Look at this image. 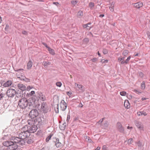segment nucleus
Wrapping results in <instances>:
<instances>
[{
	"label": "nucleus",
	"instance_id": "38",
	"mask_svg": "<svg viewBox=\"0 0 150 150\" xmlns=\"http://www.w3.org/2000/svg\"><path fill=\"white\" fill-rule=\"evenodd\" d=\"M56 84L57 86L60 87L62 85V83L60 82H57L56 83Z\"/></svg>",
	"mask_w": 150,
	"mask_h": 150
},
{
	"label": "nucleus",
	"instance_id": "64",
	"mask_svg": "<svg viewBox=\"0 0 150 150\" xmlns=\"http://www.w3.org/2000/svg\"><path fill=\"white\" fill-rule=\"evenodd\" d=\"M147 33V35L148 36L149 38H150V33Z\"/></svg>",
	"mask_w": 150,
	"mask_h": 150
},
{
	"label": "nucleus",
	"instance_id": "62",
	"mask_svg": "<svg viewBox=\"0 0 150 150\" xmlns=\"http://www.w3.org/2000/svg\"><path fill=\"white\" fill-rule=\"evenodd\" d=\"M104 16V15L103 14H100L99 15V17H100L101 18L103 17Z\"/></svg>",
	"mask_w": 150,
	"mask_h": 150
},
{
	"label": "nucleus",
	"instance_id": "5",
	"mask_svg": "<svg viewBox=\"0 0 150 150\" xmlns=\"http://www.w3.org/2000/svg\"><path fill=\"white\" fill-rule=\"evenodd\" d=\"M7 95L9 97H13L16 93V91L12 88L8 89L6 92Z\"/></svg>",
	"mask_w": 150,
	"mask_h": 150
},
{
	"label": "nucleus",
	"instance_id": "26",
	"mask_svg": "<svg viewBox=\"0 0 150 150\" xmlns=\"http://www.w3.org/2000/svg\"><path fill=\"white\" fill-rule=\"evenodd\" d=\"M89 6L91 10L93 9L94 6V4L93 2H90L89 4Z\"/></svg>",
	"mask_w": 150,
	"mask_h": 150
},
{
	"label": "nucleus",
	"instance_id": "46",
	"mask_svg": "<svg viewBox=\"0 0 150 150\" xmlns=\"http://www.w3.org/2000/svg\"><path fill=\"white\" fill-rule=\"evenodd\" d=\"M4 94L0 93V100L4 97Z\"/></svg>",
	"mask_w": 150,
	"mask_h": 150
},
{
	"label": "nucleus",
	"instance_id": "8",
	"mask_svg": "<svg viewBox=\"0 0 150 150\" xmlns=\"http://www.w3.org/2000/svg\"><path fill=\"white\" fill-rule=\"evenodd\" d=\"M29 133H34L36 131L37 129V127L36 125L34 124L33 125H29Z\"/></svg>",
	"mask_w": 150,
	"mask_h": 150
},
{
	"label": "nucleus",
	"instance_id": "10",
	"mask_svg": "<svg viewBox=\"0 0 150 150\" xmlns=\"http://www.w3.org/2000/svg\"><path fill=\"white\" fill-rule=\"evenodd\" d=\"M117 127L118 131L121 133H124V128L120 122H118L117 124Z\"/></svg>",
	"mask_w": 150,
	"mask_h": 150
},
{
	"label": "nucleus",
	"instance_id": "42",
	"mask_svg": "<svg viewBox=\"0 0 150 150\" xmlns=\"http://www.w3.org/2000/svg\"><path fill=\"white\" fill-rule=\"evenodd\" d=\"M114 6L113 5L112 6V5H111V6H110L109 7V9L112 12L114 11Z\"/></svg>",
	"mask_w": 150,
	"mask_h": 150
},
{
	"label": "nucleus",
	"instance_id": "57",
	"mask_svg": "<svg viewBox=\"0 0 150 150\" xmlns=\"http://www.w3.org/2000/svg\"><path fill=\"white\" fill-rule=\"evenodd\" d=\"M59 142V139L57 138L56 139V141H55V144H57V143Z\"/></svg>",
	"mask_w": 150,
	"mask_h": 150
},
{
	"label": "nucleus",
	"instance_id": "41",
	"mask_svg": "<svg viewBox=\"0 0 150 150\" xmlns=\"http://www.w3.org/2000/svg\"><path fill=\"white\" fill-rule=\"evenodd\" d=\"M125 58V57H119L118 58V61L120 62L121 61H123Z\"/></svg>",
	"mask_w": 150,
	"mask_h": 150
},
{
	"label": "nucleus",
	"instance_id": "18",
	"mask_svg": "<svg viewBox=\"0 0 150 150\" xmlns=\"http://www.w3.org/2000/svg\"><path fill=\"white\" fill-rule=\"evenodd\" d=\"M12 83V81L8 80L3 84L2 86L5 87H8L11 85Z\"/></svg>",
	"mask_w": 150,
	"mask_h": 150
},
{
	"label": "nucleus",
	"instance_id": "17",
	"mask_svg": "<svg viewBox=\"0 0 150 150\" xmlns=\"http://www.w3.org/2000/svg\"><path fill=\"white\" fill-rule=\"evenodd\" d=\"M35 93V92L33 91H32L29 93H27V92L26 91L25 97L26 98L30 97L34 94Z\"/></svg>",
	"mask_w": 150,
	"mask_h": 150
},
{
	"label": "nucleus",
	"instance_id": "51",
	"mask_svg": "<svg viewBox=\"0 0 150 150\" xmlns=\"http://www.w3.org/2000/svg\"><path fill=\"white\" fill-rule=\"evenodd\" d=\"M107 147L106 145H103L102 147L103 150H107Z\"/></svg>",
	"mask_w": 150,
	"mask_h": 150
},
{
	"label": "nucleus",
	"instance_id": "12",
	"mask_svg": "<svg viewBox=\"0 0 150 150\" xmlns=\"http://www.w3.org/2000/svg\"><path fill=\"white\" fill-rule=\"evenodd\" d=\"M18 86L20 89L19 90H21L22 91L26 92V87L24 85L21 83H19L18 85Z\"/></svg>",
	"mask_w": 150,
	"mask_h": 150
},
{
	"label": "nucleus",
	"instance_id": "55",
	"mask_svg": "<svg viewBox=\"0 0 150 150\" xmlns=\"http://www.w3.org/2000/svg\"><path fill=\"white\" fill-rule=\"evenodd\" d=\"M137 115L138 116H140L142 115V112L141 111L140 112H137Z\"/></svg>",
	"mask_w": 150,
	"mask_h": 150
},
{
	"label": "nucleus",
	"instance_id": "14",
	"mask_svg": "<svg viewBox=\"0 0 150 150\" xmlns=\"http://www.w3.org/2000/svg\"><path fill=\"white\" fill-rule=\"evenodd\" d=\"M75 86L76 87V89L78 91H82L84 90L83 86L80 84L75 83Z\"/></svg>",
	"mask_w": 150,
	"mask_h": 150
},
{
	"label": "nucleus",
	"instance_id": "7",
	"mask_svg": "<svg viewBox=\"0 0 150 150\" xmlns=\"http://www.w3.org/2000/svg\"><path fill=\"white\" fill-rule=\"evenodd\" d=\"M59 105L60 110H61L62 111H64L67 107L66 103L63 100H62L61 101V102L60 103Z\"/></svg>",
	"mask_w": 150,
	"mask_h": 150
},
{
	"label": "nucleus",
	"instance_id": "9",
	"mask_svg": "<svg viewBox=\"0 0 150 150\" xmlns=\"http://www.w3.org/2000/svg\"><path fill=\"white\" fill-rule=\"evenodd\" d=\"M26 92H23L21 90H18L16 94V97L18 98L25 97Z\"/></svg>",
	"mask_w": 150,
	"mask_h": 150
},
{
	"label": "nucleus",
	"instance_id": "36",
	"mask_svg": "<svg viewBox=\"0 0 150 150\" xmlns=\"http://www.w3.org/2000/svg\"><path fill=\"white\" fill-rule=\"evenodd\" d=\"M103 52L104 54H105L108 53V50L106 49H104L103 50Z\"/></svg>",
	"mask_w": 150,
	"mask_h": 150
},
{
	"label": "nucleus",
	"instance_id": "27",
	"mask_svg": "<svg viewBox=\"0 0 150 150\" xmlns=\"http://www.w3.org/2000/svg\"><path fill=\"white\" fill-rule=\"evenodd\" d=\"M43 64L45 67H47L48 65L51 64V62L49 61H44Z\"/></svg>",
	"mask_w": 150,
	"mask_h": 150
},
{
	"label": "nucleus",
	"instance_id": "16",
	"mask_svg": "<svg viewBox=\"0 0 150 150\" xmlns=\"http://www.w3.org/2000/svg\"><path fill=\"white\" fill-rule=\"evenodd\" d=\"M26 139V140H27V142L28 144H31L33 143L34 141V139L32 136L28 137Z\"/></svg>",
	"mask_w": 150,
	"mask_h": 150
},
{
	"label": "nucleus",
	"instance_id": "29",
	"mask_svg": "<svg viewBox=\"0 0 150 150\" xmlns=\"http://www.w3.org/2000/svg\"><path fill=\"white\" fill-rule=\"evenodd\" d=\"M124 106L126 108L128 109L130 108V104L128 102H125L124 103Z\"/></svg>",
	"mask_w": 150,
	"mask_h": 150
},
{
	"label": "nucleus",
	"instance_id": "37",
	"mask_svg": "<svg viewBox=\"0 0 150 150\" xmlns=\"http://www.w3.org/2000/svg\"><path fill=\"white\" fill-rule=\"evenodd\" d=\"M137 144L138 146L139 147H141L143 146L142 143V142H141L140 141H138Z\"/></svg>",
	"mask_w": 150,
	"mask_h": 150
},
{
	"label": "nucleus",
	"instance_id": "30",
	"mask_svg": "<svg viewBox=\"0 0 150 150\" xmlns=\"http://www.w3.org/2000/svg\"><path fill=\"white\" fill-rule=\"evenodd\" d=\"M145 88V84L144 81L142 82L141 85V88L142 90H144Z\"/></svg>",
	"mask_w": 150,
	"mask_h": 150
},
{
	"label": "nucleus",
	"instance_id": "11",
	"mask_svg": "<svg viewBox=\"0 0 150 150\" xmlns=\"http://www.w3.org/2000/svg\"><path fill=\"white\" fill-rule=\"evenodd\" d=\"M135 124L138 128L141 130H143V126L141 122L138 121H136L135 122Z\"/></svg>",
	"mask_w": 150,
	"mask_h": 150
},
{
	"label": "nucleus",
	"instance_id": "23",
	"mask_svg": "<svg viewBox=\"0 0 150 150\" xmlns=\"http://www.w3.org/2000/svg\"><path fill=\"white\" fill-rule=\"evenodd\" d=\"M66 123L64 122L62 125H60L59 127L60 129L61 130H64L65 129L66 127Z\"/></svg>",
	"mask_w": 150,
	"mask_h": 150
},
{
	"label": "nucleus",
	"instance_id": "35",
	"mask_svg": "<svg viewBox=\"0 0 150 150\" xmlns=\"http://www.w3.org/2000/svg\"><path fill=\"white\" fill-rule=\"evenodd\" d=\"M128 51L127 50H125L123 51L122 54L124 56H126L128 54Z\"/></svg>",
	"mask_w": 150,
	"mask_h": 150
},
{
	"label": "nucleus",
	"instance_id": "58",
	"mask_svg": "<svg viewBox=\"0 0 150 150\" xmlns=\"http://www.w3.org/2000/svg\"><path fill=\"white\" fill-rule=\"evenodd\" d=\"M104 60V59H103L102 60V61ZM108 62V60H107V59H106V60H104V61L103 62V63H107Z\"/></svg>",
	"mask_w": 150,
	"mask_h": 150
},
{
	"label": "nucleus",
	"instance_id": "4",
	"mask_svg": "<svg viewBox=\"0 0 150 150\" xmlns=\"http://www.w3.org/2000/svg\"><path fill=\"white\" fill-rule=\"evenodd\" d=\"M39 113L38 110L35 109L32 110L30 112L29 115L31 118V120L33 121V119L36 118L38 115Z\"/></svg>",
	"mask_w": 150,
	"mask_h": 150
},
{
	"label": "nucleus",
	"instance_id": "28",
	"mask_svg": "<svg viewBox=\"0 0 150 150\" xmlns=\"http://www.w3.org/2000/svg\"><path fill=\"white\" fill-rule=\"evenodd\" d=\"M52 135L53 134H50L48 136L46 137V141L47 142H48L49 141V140L51 139Z\"/></svg>",
	"mask_w": 150,
	"mask_h": 150
},
{
	"label": "nucleus",
	"instance_id": "50",
	"mask_svg": "<svg viewBox=\"0 0 150 150\" xmlns=\"http://www.w3.org/2000/svg\"><path fill=\"white\" fill-rule=\"evenodd\" d=\"M32 87H31V86H27V87L26 88V89L28 91H30V89H32Z\"/></svg>",
	"mask_w": 150,
	"mask_h": 150
},
{
	"label": "nucleus",
	"instance_id": "31",
	"mask_svg": "<svg viewBox=\"0 0 150 150\" xmlns=\"http://www.w3.org/2000/svg\"><path fill=\"white\" fill-rule=\"evenodd\" d=\"M138 74L139 76L141 78H143L144 76V74L142 72H138Z\"/></svg>",
	"mask_w": 150,
	"mask_h": 150
},
{
	"label": "nucleus",
	"instance_id": "13",
	"mask_svg": "<svg viewBox=\"0 0 150 150\" xmlns=\"http://www.w3.org/2000/svg\"><path fill=\"white\" fill-rule=\"evenodd\" d=\"M136 8H139L143 6V3L141 2H139L137 3L132 4Z\"/></svg>",
	"mask_w": 150,
	"mask_h": 150
},
{
	"label": "nucleus",
	"instance_id": "39",
	"mask_svg": "<svg viewBox=\"0 0 150 150\" xmlns=\"http://www.w3.org/2000/svg\"><path fill=\"white\" fill-rule=\"evenodd\" d=\"M89 42V39L88 38H85L83 39V42L86 44H87Z\"/></svg>",
	"mask_w": 150,
	"mask_h": 150
},
{
	"label": "nucleus",
	"instance_id": "34",
	"mask_svg": "<svg viewBox=\"0 0 150 150\" xmlns=\"http://www.w3.org/2000/svg\"><path fill=\"white\" fill-rule=\"evenodd\" d=\"M82 26H83V27L84 28H87L88 30V29L87 28V27H89V26H88L87 24H83L82 25ZM91 27L90 28H89V30H90V29L91 28Z\"/></svg>",
	"mask_w": 150,
	"mask_h": 150
},
{
	"label": "nucleus",
	"instance_id": "32",
	"mask_svg": "<svg viewBox=\"0 0 150 150\" xmlns=\"http://www.w3.org/2000/svg\"><path fill=\"white\" fill-rule=\"evenodd\" d=\"M55 145L57 148L61 147L62 146V145L61 142H59L57 144H55Z\"/></svg>",
	"mask_w": 150,
	"mask_h": 150
},
{
	"label": "nucleus",
	"instance_id": "43",
	"mask_svg": "<svg viewBox=\"0 0 150 150\" xmlns=\"http://www.w3.org/2000/svg\"><path fill=\"white\" fill-rule=\"evenodd\" d=\"M133 142V139L132 138H130L128 139V143L129 144H132Z\"/></svg>",
	"mask_w": 150,
	"mask_h": 150
},
{
	"label": "nucleus",
	"instance_id": "40",
	"mask_svg": "<svg viewBox=\"0 0 150 150\" xmlns=\"http://www.w3.org/2000/svg\"><path fill=\"white\" fill-rule=\"evenodd\" d=\"M120 95L122 96H126V92L125 91H121L120 93Z\"/></svg>",
	"mask_w": 150,
	"mask_h": 150
},
{
	"label": "nucleus",
	"instance_id": "49",
	"mask_svg": "<svg viewBox=\"0 0 150 150\" xmlns=\"http://www.w3.org/2000/svg\"><path fill=\"white\" fill-rule=\"evenodd\" d=\"M91 60L93 62H94L97 61L98 60V59L96 58H93L92 59H91Z\"/></svg>",
	"mask_w": 150,
	"mask_h": 150
},
{
	"label": "nucleus",
	"instance_id": "44",
	"mask_svg": "<svg viewBox=\"0 0 150 150\" xmlns=\"http://www.w3.org/2000/svg\"><path fill=\"white\" fill-rule=\"evenodd\" d=\"M14 70L16 71H22L23 70V69H14Z\"/></svg>",
	"mask_w": 150,
	"mask_h": 150
},
{
	"label": "nucleus",
	"instance_id": "33",
	"mask_svg": "<svg viewBox=\"0 0 150 150\" xmlns=\"http://www.w3.org/2000/svg\"><path fill=\"white\" fill-rule=\"evenodd\" d=\"M78 2V1L76 0H72L71 1V3L74 6H75Z\"/></svg>",
	"mask_w": 150,
	"mask_h": 150
},
{
	"label": "nucleus",
	"instance_id": "1",
	"mask_svg": "<svg viewBox=\"0 0 150 150\" xmlns=\"http://www.w3.org/2000/svg\"><path fill=\"white\" fill-rule=\"evenodd\" d=\"M18 105L20 108L25 109L29 105L31 106H33L32 102H29L28 100L25 98L20 99L18 102Z\"/></svg>",
	"mask_w": 150,
	"mask_h": 150
},
{
	"label": "nucleus",
	"instance_id": "61",
	"mask_svg": "<svg viewBox=\"0 0 150 150\" xmlns=\"http://www.w3.org/2000/svg\"><path fill=\"white\" fill-rule=\"evenodd\" d=\"M53 4L56 5H57L58 4H59V3L57 2H53Z\"/></svg>",
	"mask_w": 150,
	"mask_h": 150
},
{
	"label": "nucleus",
	"instance_id": "24",
	"mask_svg": "<svg viewBox=\"0 0 150 150\" xmlns=\"http://www.w3.org/2000/svg\"><path fill=\"white\" fill-rule=\"evenodd\" d=\"M49 51V52L51 54L54 55L55 54L54 51V50L51 49L50 47H48L47 49Z\"/></svg>",
	"mask_w": 150,
	"mask_h": 150
},
{
	"label": "nucleus",
	"instance_id": "6",
	"mask_svg": "<svg viewBox=\"0 0 150 150\" xmlns=\"http://www.w3.org/2000/svg\"><path fill=\"white\" fill-rule=\"evenodd\" d=\"M41 111L44 113H47L49 110L47 105L46 103L43 102L41 104Z\"/></svg>",
	"mask_w": 150,
	"mask_h": 150
},
{
	"label": "nucleus",
	"instance_id": "2",
	"mask_svg": "<svg viewBox=\"0 0 150 150\" xmlns=\"http://www.w3.org/2000/svg\"><path fill=\"white\" fill-rule=\"evenodd\" d=\"M30 136V134L29 133V132H22L19 134L18 137H17V138H20L21 140H23L25 143L24 139H26Z\"/></svg>",
	"mask_w": 150,
	"mask_h": 150
},
{
	"label": "nucleus",
	"instance_id": "52",
	"mask_svg": "<svg viewBox=\"0 0 150 150\" xmlns=\"http://www.w3.org/2000/svg\"><path fill=\"white\" fill-rule=\"evenodd\" d=\"M42 44L47 49L48 48V47H50L47 46V45L46 43L45 42H42Z\"/></svg>",
	"mask_w": 150,
	"mask_h": 150
},
{
	"label": "nucleus",
	"instance_id": "47",
	"mask_svg": "<svg viewBox=\"0 0 150 150\" xmlns=\"http://www.w3.org/2000/svg\"><path fill=\"white\" fill-rule=\"evenodd\" d=\"M70 115L68 114L67 115V119L66 120V121L67 122H69V120L70 119Z\"/></svg>",
	"mask_w": 150,
	"mask_h": 150
},
{
	"label": "nucleus",
	"instance_id": "22",
	"mask_svg": "<svg viewBox=\"0 0 150 150\" xmlns=\"http://www.w3.org/2000/svg\"><path fill=\"white\" fill-rule=\"evenodd\" d=\"M33 63L31 60H29L27 64V69H30L32 66Z\"/></svg>",
	"mask_w": 150,
	"mask_h": 150
},
{
	"label": "nucleus",
	"instance_id": "48",
	"mask_svg": "<svg viewBox=\"0 0 150 150\" xmlns=\"http://www.w3.org/2000/svg\"><path fill=\"white\" fill-rule=\"evenodd\" d=\"M135 91L136 93L137 94H140L142 93V91H141L139 90H135Z\"/></svg>",
	"mask_w": 150,
	"mask_h": 150
},
{
	"label": "nucleus",
	"instance_id": "60",
	"mask_svg": "<svg viewBox=\"0 0 150 150\" xmlns=\"http://www.w3.org/2000/svg\"><path fill=\"white\" fill-rule=\"evenodd\" d=\"M78 106L80 107H81V108H82L83 107V104L81 103H80L79 104V105H78Z\"/></svg>",
	"mask_w": 150,
	"mask_h": 150
},
{
	"label": "nucleus",
	"instance_id": "21",
	"mask_svg": "<svg viewBox=\"0 0 150 150\" xmlns=\"http://www.w3.org/2000/svg\"><path fill=\"white\" fill-rule=\"evenodd\" d=\"M29 126L25 125L22 128V130L23 132H29Z\"/></svg>",
	"mask_w": 150,
	"mask_h": 150
},
{
	"label": "nucleus",
	"instance_id": "19",
	"mask_svg": "<svg viewBox=\"0 0 150 150\" xmlns=\"http://www.w3.org/2000/svg\"><path fill=\"white\" fill-rule=\"evenodd\" d=\"M12 143L11 141L10 140V141H4L3 143V144L4 146L8 147V149H9L10 144Z\"/></svg>",
	"mask_w": 150,
	"mask_h": 150
},
{
	"label": "nucleus",
	"instance_id": "56",
	"mask_svg": "<svg viewBox=\"0 0 150 150\" xmlns=\"http://www.w3.org/2000/svg\"><path fill=\"white\" fill-rule=\"evenodd\" d=\"M57 110H55V111L56 113H59V108H58V105L57 108Z\"/></svg>",
	"mask_w": 150,
	"mask_h": 150
},
{
	"label": "nucleus",
	"instance_id": "25",
	"mask_svg": "<svg viewBox=\"0 0 150 150\" xmlns=\"http://www.w3.org/2000/svg\"><path fill=\"white\" fill-rule=\"evenodd\" d=\"M83 13L82 11H80L77 13V17L81 18L83 16Z\"/></svg>",
	"mask_w": 150,
	"mask_h": 150
},
{
	"label": "nucleus",
	"instance_id": "54",
	"mask_svg": "<svg viewBox=\"0 0 150 150\" xmlns=\"http://www.w3.org/2000/svg\"><path fill=\"white\" fill-rule=\"evenodd\" d=\"M22 33L23 35H27L28 34V33L26 31L24 30L22 31Z\"/></svg>",
	"mask_w": 150,
	"mask_h": 150
},
{
	"label": "nucleus",
	"instance_id": "20",
	"mask_svg": "<svg viewBox=\"0 0 150 150\" xmlns=\"http://www.w3.org/2000/svg\"><path fill=\"white\" fill-rule=\"evenodd\" d=\"M38 97L42 101H45L46 100L45 96L42 93H39L38 94Z\"/></svg>",
	"mask_w": 150,
	"mask_h": 150
},
{
	"label": "nucleus",
	"instance_id": "59",
	"mask_svg": "<svg viewBox=\"0 0 150 150\" xmlns=\"http://www.w3.org/2000/svg\"><path fill=\"white\" fill-rule=\"evenodd\" d=\"M120 62L121 64H126V62L125 61L123 60L121 61Z\"/></svg>",
	"mask_w": 150,
	"mask_h": 150
},
{
	"label": "nucleus",
	"instance_id": "15",
	"mask_svg": "<svg viewBox=\"0 0 150 150\" xmlns=\"http://www.w3.org/2000/svg\"><path fill=\"white\" fill-rule=\"evenodd\" d=\"M37 100H38V98L36 96H33L29 99L28 101L29 102H32L33 105V104H34L35 101Z\"/></svg>",
	"mask_w": 150,
	"mask_h": 150
},
{
	"label": "nucleus",
	"instance_id": "3",
	"mask_svg": "<svg viewBox=\"0 0 150 150\" xmlns=\"http://www.w3.org/2000/svg\"><path fill=\"white\" fill-rule=\"evenodd\" d=\"M44 119L42 117H37L33 120V124L38 126V127L42 125L44 122Z\"/></svg>",
	"mask_w": 150,
	"mask_h": 150
},
{
	"label": "nucleus",
	"instance_id": "53",
	"mask_svg": "<svg viewBox=\"0 0 150 150\" xmlns=\"http://www.w3.org/2000/svg\"><path fill=\"white\" fill-rule=\"evenodd\" d=\"M141 112L142 115H144V116H146L147 115V114L146 112L144 111H141Z\"/></svg>",
	"mask_w": 150,
	"mask_h": 150
},
{
	"label": "nucleus",
	"instance_id": "45",
	"mask_svg": "<svg viewBox=\"0 0 150 150\" xmlns=\"http://www.w3.org/2000/svg\"><path fill=\"white\" fill-rule=\"evenodd\" d=\"M131 56H129L127 58V59L125 60V61L126 62V64H127L128 63L129 61L130 60L131 58Z\"/></svg>",
	"mask_w": 150,
	"mask_h": 150
},
{
	"label": "nucleus",
	"instance_id": "63",
	"mask_svg": "<svg viewBox=\"0 0 150 150\" xmlns=\"http://www.w3.org/2000/svg\"><path fill=\"white\" fill-rule=\"evenodd\" d=\"M100 147L98 146L95 150H100Z\"/></svg>",
	"mask_w": 150,
	"mask_h": 150
}]
</instances>
